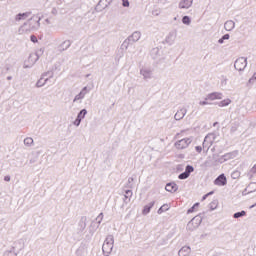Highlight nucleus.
Masks as SVG:
<instances>
[{
	"label": "nucleus",
	"instance_id": "nucleus-1",
	"mask_svg": "<svg viewBox=\"0 0 256 256\" xmlns=\"http://www.w3.org/2000/svg\"><path fill=\"white\" fill-rule=\"evenodd\" d=\"M40 21L41 18H38L37 20H35V17L28 19L27 22H25L22 26L19 27V35H25V33H29L30 31H33L35 29H39V27H41Z\"/></svg>",
	"mask_w": 256,
	"mask_h": 256
},
{
	"label": "nucleus",
	"instance_id": "nucleus-2",
	"mask_svg": "<svg viewBox=\"0 0 256 256\" xmlns=\"http://www.w3.org/2000/svg\"><path fill=\"white\" fill-rule=\"evenodd\" d=\"M183 133H185V131H182V132L176 134V136H175V139H180V140L176 141L174 144V146L178 150L187 149V147H189V144L192 143V141H193L191 138H181V137H183Z\"/></svg>",
	"mask_w": 256,
	"mask_h": 256
},
{
	"label": "nucleus",
	"instance_id": "nucleus-3",
	"mask_svg": "<svg viewBox=\"0 0 256 256\" xmlns=\"http://www.w3.org/2000/svg\"><path fill=\"white\" fill-rule=\"evenodd\" d=\"M55 80H53V72H46L42 74L41 78L37 81L36 87H45V85H53Z\"/></svg>",
	"mask_w": 256,
	"mask_h": 256
},
{
	"label": "nucleus",
	"instance_id": "nucleus-4",
	"mask_svg": "<svg viewBox=\"0 0 256 256\" xmlns=\"http://www.w3.org/2000/svg\"><path fill=\"white\" fill-rule=\"evenodd\" d=\"M37 61H39V55H37V53L30 54L28 59L24 62L23 68L31 69Z\"/></svg>",
	"mask_w": 256,
	"mask_h": 256
},
{
	"label": "nucleus",
	"instance_id": "nucleus-5",
	"mask_svg": "<svg viewBox=\"0 0 256 256\" xmlns=\"http://www.w3.org/2000/svg\"><path fill=\"white\" fill-rule=\"evenodd\" d=\"M234 67L236 71H243L247 67V59L243 57L238 58L234 63Z\"/></svg>",
	"mask_w": 256,
	"mask_h": 256
},
{
	"label": "nucleus",
	"instance_id": "nucleus-6",
	"mask_svg": "<svg viewBox=\"0 0 256 256\" xmlns=\"http://www.w3.org/2000/svg\"><path fill=\"white\" fill-rule=\"evenodd\" d=\"M214 185H217V187H224V185H227V177L225 174H221L214 180Z\"/></svg>",
	"mask_w": 256,
	"mask_h": 256
},
{
	"label": "nucleus",
	"instance_id": "nucleus-7",
	"mask_svg": "<svg viewBox=\"0 0 256 256\" xmlns=\"http://www.w3.org/2000/svg\"><path fill=\"white\" fill-rule=\"evenodd\" d=\"M193 171H195V168H193V166L191 165L186 166L185 172L181 173L178 176V179H188V177L191 175V173H193Z\"/></svg>",
	"mask_w": 256,
	"mask_h": 256
},
{
	"label": "nucleus",
	"instance_id": "nucleus-8",
	"mask_svg": "<svg viewBox=\"0 0 256 256\" xmlns=\"http://www.w3.org/2000/svg\"><path fill=\"white\" fill-rule=\"evenodd\" d=\"M102 251L105 253V255H109V253L113 251V242L106 240L102 246Z\"/></svg>",
	"mask_w": 256,
	"mask_h": 256
},
{
	"label": "nucleus",
	"instance_id": "nucleus-9",
	"mask_svg": "<svg viewBox=\"0 0 256 256\" xmlns=\"http://www.w3.org/2000/svg\"><path fill=\"white\" fill-rule=\"evenodd\" d=\"M31 17V12H24V13H19L15 16V21L19 23V21H25Z\"/></svg>",
	"mask_w": 256,
	"mask_h": 256
},
{
	"label": "nucleus",
	"instance_id": "nucleus-10",
	"mask_svg": "<svg viewBox=\"0 0 256 256\" xmlns=\"http://www.w3.org/2000/svg\"><path fill=\"white\" fill-rule=\"evenodd\" d=\"M86 115H87V110L86 109L81 110L76 120L74 121V125H76V127H79V125H81V120L85 119Z\"/></svg>",
	"mask_w": 256,
	"mask_h": 256
},
{
	"label": "nucleus",
	"instance_id": "nucleus-11",
	"mask_svg": "<svg viewBox=\"0 0 256 256\" xmlns=\"http://www.w3.org/2000/svg\"><path fill=\"white\" fill-rule=\"evenodd\" d=\"M207 99H209V101H215V100L223 99V94H221L219 92H213V93L208 95Z\"/></svg>",
	"mask_w": 256,
	"mask_h": 256
},
{
	"label": "nucleus",
	"instance_id": "nucleus-12",
	"mask_svg": "<svg viewBox=\"0 0 256 256\" xmlns=\"http://www.w3.org/2000/svg\"><path fill=\"white\" fill-rule=\"evenodd\" d=\"M193 5V0H182L179 4L180 9H189Z\"/></svg>",
	"mask_w": 256,
	"mask_h": 256
},
{
	"label": "nucleus",
	"instance_id": "nucleus-13",
	"mask_svg": "<svg viewBox=\"0 0 256 256\" xmlns=\"http://www.w3.org/2000/svg\"><path fill=\"white\" fill-rule=\"evenodd\" d=\"M186 113H187V110L185 109L178 110L174 116L176 121H180V119H183Z\"/></svg>",
	"mask_w": 256,
	"mask_h": 256
},
{
	"label": "nucleus",
	"instance_id": "nucleus-14",
	"mask_svg": "<svg viewBox=\"0 0 256 256\" xmlns=\"http://www.w3.org/2000/svg\"><path fill=\"white\" fill-rule=\"evenodd\" d=\"M166 191L170 192V193H175V191H177L178 186L175 183H168L165 187Z\"/></svg>",
	"mask_w": 256,
	"mask_h": 256
},
{
	"label": "nucleus",
	"instance_id": "nucleus-15",
	"mask_svg": "<svg viewBox=\"0 0 256 256\" xmlns=\"http://www.w3.org/2000/svg\"><path fill=\"white\" fill-rule=\"evenodd\" d=\"M224 28L226 31H232L235 28V22L234 21L225 22Z\"/></svg>",
	"mask_w": 256,
	"mask_h": 256
},
{
	"label": "nucleus",
	"instance_id": "nucleus-16",
	"mask_svg": "<svg viewBox=\"0 0 256 256\" xmlns=\"http://www.w3.org/2000/svg\"><path fill=\"white\" fill-rule=\"evenodd\" d=\"M24 145L26 147H33V145H35V142L31 137H27L24 139Z\"/></svg>",
	"mask_w": 256,
	"mask_h": 256
},
{
	"label": "nucleus",
	"instance_id": "nucleus-17",
	"mask_svg": "<svg viewBox=\"0 0 256 256\" xmlns=\"http://www.w3.org/2000/svg\"><path fill=\"white\" fill-rule=\"evenodd\" d=\"M219 107H227V105H231V99H224L218 103Z\"/></svg>",
	"mask_w": 256,
	"mask_h": 256
},
{
	"label": "nucleus",
	"instance_id": "nucleus-18",
	"mask_svg": "<svg viewBox=\"0 0 256 256\" xmlns=\"http://www.w3.org/2000/svg\"><path fill=\"white\" fill-rule=\"evenodd\" d=\"M164 211H169V204H164L162 205L159 210L158 213L161 215V213H164Z\"/></svg>",
	"mask_w": 256,
	"mask_h": 256
},
{
	"label": "nucleus",
	"instance_id": "nucleus-19",
	"mask_svg": "<svg viewBox=\"0 0 256 256\" xmlns=\"http://www.w3.org/2000/svg\"><path fill=\"white\" fill-rule=\"evenodd\" d=\"M153 207V204L146 205L142 211L143 215H147L151 211V208Z\"/></svg>",
	"mask_w": 256,
	"mask_h": 256
},
{
	"label": "nucleus",
	"instance_id": "nucleus-20",
	"mask_svg": "<svg viewBox=\"0 0 256 256\" xmlns=\"http://www.w3.org/2000/svg\"><path fill=\"white\" fill-rule=\"evenodd\" d=\"M247 215V212L241 211L234 214L235 219H239V217H245Z\"/></svg>",
	"mask_w": 256,
	"mask_h": 256
},
{
	"label": "nucleus",
	"instance_id": "nucleus-21",
	"mask_svg": "<svg viewBox=\"0 0 256 256\" xmlns=\"http://www.w3.org/2000/svg\"><path fill=\"white\" fill-rule=\"evenodd\" d=\"M182 23H184V25H190L191 19L189 18V16H184L182 19Z\"/></svg>",
	"mask_w": 256,
	"mask_h": 256
},
{
	"label": "nucleus",
	"instance_id": "nucleus-22",
	"mask_svg": "<svg viewBox=\"0 0 256 256\" xmlns=\"http://www.w3.org/2000/svg\"><path fill=\"white\" fill-rule=\"evenodd\" d=\"M199 207V203H195L193 205V207H191L189 210H188V213H194V211H197V208Z\"/></svg>",
	"mask_w": 256,
	"mask_h": 256
},
{
	"label": "nucleus",
	"instance_id": "nucleus-23",
	"mask_svg": "<svg viewBox=\"0 0 256 256\" xmlns=\"http://www.w3.org/2000/svg\"><path fill=\"white\" fill-rule=\"evenodd\" d=\"M217 205H218L217 201H213V202L210 203L211 209H217Z\"/></svg>",
	"mask_w": 256,
	"mask_h": 256
},
{
	"label": "nucleus",
	"instance_id": "nucleus-24",
	"mask_svg": "<svg viewBox=\"0 0 256 256\" xmlns=\"http://www.w3.org/2000/svg\"><path fill=\"white\" fill-rule=\"evenodd\" d=\"M30 40L32 41V43H37V36H35V35H32V36H30Z\"/></svg>",
	"mask_w": 256,
	"mask_h": 256
},
{
	"label": "nucleus",
	"instance_id": "nucleus-25",
	"mask_svg": "<svg viewBox=\"0 0 256 256\" xmlns=\"http://www.w3.org/2000/svg\"><path fill=\"white\" fill-rule=\"evenodd\" d=\"M195 151L198 152V153H201L203 151V147L202 146H196Z\"/></svg>",
	"mask_w": 256,
	"mask_h": 256
},
{
	"label": "nucleus",
	"instance_id": "nucleus-26",
	"mask_svg": "<svg viewBox=\"0 0 256 256\" xmlns=\"http://www.w3.org/2000/svg\"><path fill=\"white\" fill-rule=\"evenodd\" d=\"M213 193L214 192L211 191V192L207 193L206 195H204L203 198H202V201H205V199H207L209 197V195H213Z\"/></svg>",
	"mask_w": 256,
	"mask_h": 256
},
{
	"label": "nucleus",
	"instance_id": "nucleus-27",
	"mask_svg": "<svg viewBox=\"0 0 256 256\" xmlns=\"http://www.w3.org/2000/svg\"><path fill=\"white\" fill-rule=\"evenodd\" d=\"M3 256H15V253L11 252V251H7L4 253Z\"/></svg>",
	"mask_w": 256,
	"mask_h": 256
},
{
	"label": "nucleus",
	"instance_id": "nucleus-28",
	"mask_svg": "<svg viewBox=\"0 0 256 256\" xmlns=\"http://www.w3.org/2000/svg\"><path fill=\"white\" fill-rule=\"evenodd\" d=\"M225 39H229V34L224 35L222 39L219 40V43H223Z\"/></svg>",
	"mask_w": 256,
	"mask_h": 256
},
{
	"label": "nucleus",
	"instance_id": "nucleus-29",
	"mask_svg": "<svg viewBox=\"0 0 256 256\" xmlns=\"http://www.w3.org/2000/svg\"><path fill=\"white\" fill-rule=\"evenodd\" d=\"M123 7H129V0H122Z\"/></svg>",
	"mask_w": 256,
	"mask_h": 256
},
{
	"label": "nucleus",
	"instance_id": "nucleus-30",
	"mask_svg": "<svg viewBox=\"0 0 256 256\" xmlns=\"http://www.w3.org/2000/svg\"><path fill=\"white\" fill-rule=\"evenodd\" d=\"M250 173H252L253 175L256 174V164L250 169Z\"/></svg>",
	"mask_w": 256,
	"mask_h": 256
},
{
	"label": "nucleus",
	"instance_id": "nucleus-31",
	"mask_svg": "<svg viewBox=\"0 0 256 256\" xmlns=\"http://www.w3.org/2000/svg\"><path fill=\"white\" fill-rule=\"evenodd\" d=\"M256 80V72L253 74L252 78L249 79V83H251V81Z\"/></svg>",
	"mask_w": 256,
	"mask_h": 256
},
{
	"label": "nucleus",
	"instance_id": "nucleus-32",
	"mask_svg": "<svg viewBox=\"0 0 256 256\" xmlns=\"http://www.w3.org/2000/svg\"><path fill=\"white\" fill-rule=\"evenodd\" d=\"M4 181H7V182L11 181V176H5Z\"/></svg>",
	"mask_w": 256,
	"mask_h": 256
},
{
	"label": "nucleus",
	"instance_id": "nucleus-33",
	"mask_svg": "<svg viewBox=\"0 0 256 256\" xmlns=\"http://www.w3.org/2000/svg\"><path fill=\"white\" fill-rule=\"evenodd\" d=\"M126 195L131 196V195H133V192H131V190H128V191H126Z\"/></svg>",
	"mask_w": 256,
	"mask_h": 256
},
{
	"label": "nucleus",
	"instance_id": "nucleus-34",
	"mask_svg": "<svg viewBox=\"0 0 256 256\" xmlns=\"http://www.w3.org/2000/svg\"><path fill=\"white\" fill-rule=\"evenodd\" d=\"M200 105H207V102L202 101V102H200Z\"/></svg>",
	"mask_w": 256,
	"mask_h": 256
},
{
	"label": "nucleus",
	"instance_id": "nucleus-35",
	"mask_svg": "<svg viewBox=\"0 0 256 256\" xmlns=\"http://www.w3.org/2000/svg\"><path fill=\"white\" fill-rule=\"evenodd\" d=\"M11 79H13V77H11V76H8V77H7V80H8V81H11Z\"/></svg>",
	"mask_w": 256,
	"mask_h": 256
},
{
	"label": "nucleus",
	"instance_id": "nucleus-36",
	"mask_svg": "<svg viewBox=\"0 0 256 256\" xmlns=\"http://www.w3.org/2000/svg\"><path fill=\"white\" fill-rule=\"evenodd\" d=\"M182 249H189V246H184L182 247Z\"/></svg>",
	"mask_w": 256,
	"mask_h": 256
},
{
	"label": "nucleus",
	"instance_id": "nucleus-37",
	"mask_svg": "<svg viewBox=\"0 0 256 256\" xmlns=\"http://www.w3.org/2000/svg\"><path fill=\"white\" fill-rule=\"evenodd\" d=\"M75 99H79V96H76V98Z\"/></svg>",
	"mask_w": 256,
	"mask_h": 256
}]
</instances>
